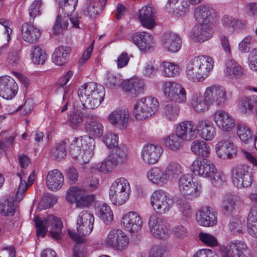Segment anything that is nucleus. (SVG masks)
<instances>
[{
	"label": "nucleus",
	"mask_w": 257,
	"mask_h": 257,
	"mask_svg": "<svg viewBox=\"0 0 257 257\" xmlns=\"http://www.w3.org/2000/svg\"><path fill=\"white\" fill-rule=\"evenodd\" d=\"M213 63L212 58L209 56L201 55L194 57L186 64V78L193 82L203 81L212 69Z\"/></svg>",
	"instance_id": "nucleus-1"
},
{
	"label": "nucleus",
	"mask_w": 257,
	"mask_h": 257,
	"mask_svg": "<svg viewBox=\"0 0 257 257\" xmlns=\"http://www.w3.org/2000/svg\"><path fill=\"white\" fill-rule=\"evenodd\" d=\"M190 168L194 175L208 179L214 186H220L225 181L224 175L217 172L215 165L207 159L196 158Z\"/></svg>",
	"instance_id": "nucleus-2"
},
{
	"label": "nucleus",
	"mask_w": 257,
	"mask_h": 257,
	"mask_svg": "<svg viewBox=\"0 0 257 257\" xmlns=\"http://www.w3.org/2000/svg\"><path fill=\"white\" fill-rule=\"evenodd\" d=\"M77 93L82 105L87 109L97 107L103 100L105 95L104 87L93 82L81 86Z\"/></svg>",
	"instance_id": "nucleus-3"
},
{
	"label": "nucleus",
	"mask_w": 257,
	"mask_h": 257,
	"mask_svg": "<svg viewBox=\"0 0 257 257\" xmlns=\"http://www.w3.org/2000/svg\"><path fill=\"white\" fill-rule=\"evenodd\" d=\"M95 141L90 136H84L76 138L70 146L72 157L80 164L88 163L94 154Z\"/></svg>",
	"instance_id": "nucleus-4"
},
{
	"label": "nucleus",
	"mask_w": 257,
	"mask_h": 257,
	"mask_svg": "<svg viewBox=\"0 0 257 257\" xmlns=\"http://www.w3.org/2000/svg\"><path fill=\"white\" fill-rule=\"evenodd\" d=\"M94 218L89 211H81L77 218V231L68 230V233L71 238L77 244L85 241V236L89 235L92 230Z\"/></svg>",
	"instance_id": "nucleus-5"
},
{
	"label": "nucleus",
	"mask_w": 257,
	"mask_h": 257,
	"mask_svg": "<svg viewBox=\"0 0 257 257\" xmlns=\"http://www.w3.org/2000/svg\"><path fill=\"white\" fill-rule=\"evenodd\" d=\"M130 194V183L123 177L116 179L111 184L109 190V199L112 203L116 206L122 205L126 202Z\"/></svg>",
	"instance_id": "nucleus-6"
},
{
	"label": "nucleus",
	"mask_w": 257,
	"mask_h": 257,
	"mask_svg": "<svg viewBox=\"0 0 257 257\" xmlns=\"http://www.w3.org/2000/svg\"><path fill=\"white\" fill-rule=\"evenodd\" d=\"M159 102L152 96L143 97L134 106L133 114L138 120H144L154 115L158 110Z\"/></svg>",
	"instance_id": "nucleus-7"
},
{
	"label": "nucleus",
	"mask_w": 257,
	"mask_h": 257,
	"mask_svg": "<svg viewBox=\"0 0 257 257\" xmlns=\"http://www.w3.org/2000/svg\"><path fill=\"white\" fill-rule=\"evenodd\" d=\"M35 222L38 236L44 237L48 231V228L51 227L50 233L51 236L55 239L60 238L63 224L58 218L49 215L43 219L36 218Z\"/></svg>",
	"instance_id": "nucleus-8"
},
{
	"label": "nucleus",
	"mask_w": 257,
	"mask_h": 257,
	"mask_svg": "<svg viewBox=\"0 0 257 257\" xmlns=\"http://www.w3.org/2000/svg\"><path fill=\"white\" fill-rule=\"evenodd\" d=\"M178 189L185 199L192 200L199 197L201 194V184L194 180L192 175L185 174L178 181Z\"/></svg>",
	"instance_id": "nucleus-9"
},
{
	"label": "nucleus",
	"mask_w": 257,
	"mask_h": 257,
	"mask_svg": "<svg viewBox=\"0 0 257 257\" xmlns=\"http://www.w3.org/2000/svg\"><path fill=\"white\" fill-rule=\"evenodd\" d=\"M162 90L166 98L169 101L184 103L187 100V92L180 83L173 81H165L162 84Z\"/></svg>",
	"instance_id": "nucleus-10"
},
{
	"label": "nucleus",
	"mask_w": 257,
	"mask_h": 257,
	"mask_svg": "<svg viewBox=\"0 0 257 257\" xmlns=\"http://www.w3.org/2000/svg\"><path fill=\"white\" fill-rule=\"evenodd\" d=\"M150 204L157 214H163L170 210L173 205V200L166 191L158 189L153 192L150 197Z\"/></svg>",
	"instance_id": "nucleus-11"
},
{
	"label": "nucleus",
	"mask_w": 257,
	"mask_h": 257,
	"mask_svg": "<svg viewBox=\"0 0 257 257\" xmlns=\"http://www.w3.org/2000/svg\"><path fill=\"white\" fill-rule=\"evenodd\" d=\"M129 243V237L119 229H111L104 240V244L106 247L119 251L125 250L128 247Z\"/></svg>",
	"instance_id": "nucleus-12"
},
{
	"label": "nucleus",
	"mask_w": 257,
	"mask_h": 257,
	"mask_svg": "<svg viewBox=\"0 0 257 257\" xmlns=\"http://www.w3.org/2000/svg\"><path fill=\"white\" fill-rule=\"evenodd\" d=\"M249 170V168L245 165H239L232 169V180L237 187H247L251 184L252 179Z\"/></svg>",
	"instance_id": "nucleus-13"
},
{
	"label": "nucleus",
	"mask_w": 257,
	"mask_h": 257,
	"mask_svg": "<svg viewBox=\"0 0 257 257\" xmlns=\"http://www.w3.org/2000/svg\"><path fill=\"white\" fill-rule=\"evenodd\" d=\"M204 93L211 105L222 107L228 99L226 89L221 86L212 85L208 87Z\"/></svg>",
	"instance_id": "nucleus-14"
},
{
	"label": "nucleus",
	"mask_w": 257,
	"mask_h": 257,
	"mask_svg": "<svg viewBox=\"0 0 257 257\" xmlns=\"http://www.w3.org/2000/svg\"><path fill=\"white\" fill-rule=\"evenodd\" d=\"M63 15L58 14L57 16L53 28V34L58 35L65 31L68 26L69 20L71 22L73 27L76 28H79L80 17H79L77 14L72 13L70 15L62 12Z\"/></svg>",
	"instance_id": "nucleus-15"
},
{
	"label": "nucleus",
	"mask_w": 257,
	"mask_h": 257,
	"mask_svg": "<svg viewBox=\"0 0 257 257\" xmlns=\"http://www.w3.org/2000/svg\"><path fill=\"white\" fill-rule=\"evenodd\" d=\"M143 219L135 211H130L124 214L121 220V227L130 233H136L142 228Z\"/></svg>",
	"instance_id": "nucleus-16"
},
{
	"label": "nucleus",
	"mask_w": 257,
	"mask_h": 257,
	"mask_svg": "<svg viewBox=\"0 0 257 257\" xmlns=\"http://www.w3.org/2000/svg\"><path fill=\"white\" fill-rule=\"evenodd\" d=\"M213 119L216 126L223 132H230L235 125L234 118L223 110H217L213 114Z\"/></svg>",
	"instance_id": "nucleus-17"
},
{
	"label": "nucleus",
	"mask_w": 257,
	"mask_h": 257,
	"mask_svg": "<svg viewBox=\"0 0 257 257\" xmlns=\"http://www.w3.org/2000/svg\"><path fill=\"white\" fill-rule=\"evenodd\" d=\"M108 120L115 127L120 130H125L128 126L130 114L127 109L117 108L108 115Z\"/></svg>",
	"instance_id": "nucleus-18"
},
{
	"label": "nucleus",
	"mask_w": 257,
	"mask_h": 257,
	"mask_svg": "<svg viewBox=\"0 0 257 257\" xmlns=\"http://www.w3.org/2000/svg\"><path fill=\"white\" fill-rule=\"evenodd\" d=\"M246 244L241 241H232L220 248L221 257H244Z\"/></svg>",
	"instance_id": "nucleus-19"
},
{
	"label": "nucleus",
	"mask_w": 257,
	"mask_h": 257,
	"mask_svg": "<svg viewBox=\"0 0 257 257\" xmlns=\"http://www.w3.org/2000/svg\"><path fill=\"white\" fill-rule=\"evenodd\" d=\"M213 31L208 23H199L195 26L190 33V38L195 42L203 43L210 39L213 36Z\"/></svg>",
	"instance_id": "nucleus-20"
},
{
	"label": "nucleus",
	"mask_w": 257,
	"mask_h": 257,
	"mask_svg": "<svg viewBox=\"0 0 257 257\" xmlns=\"http://www.w3.org/2000/svg\"><path fill=\"white\" fill-rule=\"evenodd\" d=\"M175 133L184 141L194 140L197 137V124L191 121H182L177 125Z\"/></svg>",
	"instance_id": "nucleus-21"
},
{
	"label": "nucleus",
	"mask_w": 257,
	"mask_h": 257,
	"mask_svg": "<svg viewBox=\"0 0 257 257\" xmlns=\"http://www.w3.org/2000/svg\"><path fill=\"white\" fill-rule=\"evenodd\" d=\"M162 148L153 144L144 146L141 152L143 162L148 165H153L158 162L162 153Z\"/></svg>",
	"instance_id": "nucleus-22"
},
{
	"label": "nucleus",
	"mask_w": 257,
	"mask_h": 257,
	"mask_svg": "<svg viewBox=\"0 0 257 257\" xmlns=\"http://www.w3.org/2000/svg\"><path fill=\"white\" fill-rule=\"evenodd\" d=\"M18 85L15 80L8 76L0 77V95L7 99L14 97L17 92Z\"/></svg>",
	"instance_id": "nucleus-23"
},
{
	"label": "nucleus",
	"mask_w": 257,
	"mask_h": 257,
	"mask_svg": "<svg viewBox=\"0 0 257 257\" xmlns=\"http://www.w3.org/2000/svg\"><path fill=\"white\" fill-rule=\"evenodd\" d=\"M215 151L218 157L226 159L235 156L237 152V149L230 141L222 140L216 145Z\"/></svg>",
	"instance_id": "nucleus-24"
},
{
	"label": "nucleus",
	"mask_w": 257,
	"mask_h": 257,
	"mask_svg": "<svg viewBox=\"0 0 257 257\" xmlns=\"http://www.w3.org/2000/svg\"><path fill=\"white\" fill-rule=\"evenodd\" d=\"M196 220L202 226H212L217 223L216 213L210 207H203L196 214Z\"/></svg>",
	"instance_id": "nucleus-25"
},
{
	"label": "nucleus",
	"mask_w": 257,
	"mask_h": 257,
	"mask_svg": "<svg viewBox=\"0 0 257 257\" xmlns=\"http://www.w3.org/2000/svg\"><path fill=\"white\" fill-rule=\"evenodd\" d=\"M162 44L164 49L167 51L176 53L181 48V39L177 34L167 32L162 36Z\"/></svg>",
	"instance_id": "nucleus-26"
},
{
	"label": "nucleus",
	"mask_w": 257,
	"mask_h": 257,
	"mask_svg": "<svg viewBox=\"0 0 257 257\" xmlns=\"http://www.w3.org/2000/svg\"><path fill=\"white\" fill-rule=\"evenodd\" d=\"M122 89L133 97H136L144 92L145 90L144 81L139 78H133L123 81Z\"/></svg>",
	"instance_id": "nucleus-27"
},
{
	"label": "nucleus",
	"mask_w": 257,
	"mask_h": 257,
	"mask_svg": "<svg viewBox=\"0 0 257 257\" xmlns=\"http://www.w3.org/2000/svg\"><path fill=\"white\" fill-rule=\"evenodd\" d=\"M197 131L200 137L206 141L213 140L216 135V128L213 123L207 119H200L197 123Z\"/></svg>",
	"instance_id": "nucleus-28"
},
{
	"label": "nucleus",
	"mask_w": 257,
	"mask_h": 257,
	"mask_svg": "<svg viewBox=\"0 0 257 257\" xmlns=\"http://www.w3.org/2000/svg\"><path fill=\"white\" fill-rule=\"evenodd\" d=\"M155 9L150 6H146L138 12V18L142 25L148 29L153 28L156 25Z\"/></svg>",
	"instance_id": "nucleus-29"
},
{
	"label": "nucleus",
	"mask_w": 257,
	"mask_h": 257,
	"mask_svg": "<svg viewBox=\"0 0 257 257\" xmlns=\"http://www.w3.org/2000/svg\"><path fill=\"white\" fill-rule=\"evenodd\" d=\"M224 74L228 79H236L244 75V69L236 61L230 59L227 60L225 63Z\"/></svg>",
	"instance_id": "nucleus-30"
},
{
	"label": "nucleus",
	"mask_w": 257,
	"mask_h": 257,
	"mask_svg": "<svg viewBox=\"0 0 257 257\" xmlns=\"http://www.w3.org/2000/svg\"><path fill=\"white\" fill-rule=\"evenodd\" d=\"M64 183V176L58 170L54 169L48 172L46 178L47 188L53 191L60 189Z\"/></svg>",
	"instance_id": "nucleus-31"
},
{
	"label": "nucleus",
	"mask_w": 257,
	"mask_h": 257,
	"mask_svg": "<svg viewBox=\"0 0 257 257\" xmlns=\"http://www.w3.org/2000/svg\"><path fill=\"white\" fill-rule=\"evenodd\" d=\"M132 40L141 51H147L152 47L153 37L147 32L135 33L132 35Z\"/></svg>",
	"instance_id": "nucleus-32"
},
{
	"label": "nucleus",
	"mask_w": 257,
	"mask_h": 257,
	"mask_svg": "<svg viewBox=\"0 0 257 257\" xmlns=\"http://www.w3.org/2000/svg\"><path fill=\"white\" fill-rule=\"evenodd\" d=\"M147 177L152 183L160 186L169 182L164 168L161 167H154L150 169L147 173Z\"/></svg>",
	"instance_id": "nucleus-33"
},
{
	"label": "nucleus",
	"mask_w": 257,
	"mask_h": 257,
	"mask_svg": "<svg viewBox=\"0 0 257 257\" xmlns=\"http://www.w3.org/2000/svg\"><path fill=\"white\" fill-rule=\"evenodd\" d=\"M191 105L198 113H204L208 111L211 106L204 92L203 95L200 93H194L192 96Z\"/></svg>",
	"instance_id": "nucleus-34"
},
{
	"label": "nucleus",
	"mask_w": 257,
	"mask_h": 257,
	"mask_svg": "<svg viewBox=\"0 0 257 257\" xmlns=\"http://www.w3.org/2000/svg\"><path fill=\"white\" fill-rule=\"evenodd\" d=\"M164 170L169 182L176 181L178 178L180 179L183 173L182 166L175 160L168 161Z\"/></svg>",
	"instance_id": "nucleus-35"
},
{
	"label": "nucleus",
	"mask_w": 257,
	"mask_h": 257,
	"mask_svg": "<svg viewBox=\"0 0 257 257\" xmlns=\"http://www.w3.org/2000/svg\"><path fill=\"white\" fill-rule=\"evenodd\" d=\"M238 109L243 114H249L254 113L257 118V96L252 95L242 98L240 101Z\"/></svg>",
	"instance_id": "nucleus-36"
},
{
	"label": "nucleus",
	"mask_w": 257,
	"mask_h": 257,
	"mask_svg": "<svg viewBox=\"0 0 257 257\" xmlns=\"http://www.w3.org/2000/svg\"><path fill=\"white\" fill-rule=\"evenodd\" d=\"M191 152L193 154L206 159L209 158L211 153V148L203 140H196L191 143L190 146Z\"/></svg>",
	"instance_id": "nucleus-37"
},
{
	"label": "nucleus",
	"mask_w": 257,
	"mask_h": 257,
	"mask_svg": "<svg viewBox=\"0 0 257 257\" xmlns=\"http://www.w3.org/2000/svg\"><path fill=\"white\" fill-rule=\"evenodd\" d=\"M41 35L40 31L33 25L25 23L22 26V36L23 39L30 43L36 42Z\"/></svg>",
	"instance_id": "nucleus-38"
},
{
	"label": "nucleus",
	"mask_w": 257,
	"mask_h": 257,
	"mask_svg": "<svg viewBox=\"0 0 257 257\" xmlns=\"http://www.w3.org/2000/svg\"><path fill=\"white\" fill-rule=\"evenodd\" d=\"M71 51L69 47L60 46L57 47L52 55L53 62L58 66H62L68 61Z\"/></svg>",
	"instance_id": "nucleus-39"
},
{
	"label": "nucleus",
	"mask_w": 257,
	"mask_h": 257,
	"mask_svg": "<svg viewBox=\"0 0 257 257\" xmlns=\"http://www.w3.org/2000/svg\"><path fill=\"white\" fill-rule=\"evenodd\" d=\"M96 214L106 224H110L113 219V214L110 207L103 202L95 205Z\"/></svg>",
	"instance_id": "nucleus-40"
},
{
	"label": "nucleus",
	"mask_w": 257,
	"mask_h": 257,
	"mask_svg": "<svg viewBox=\"0 0 257 257\" xmlns=\"http://www.w3.org/2000/svg\"><path fill=\"white\" fill-rule=\"evenodd\" d=\"M214 14L212 8L205 5L200 6L194 10V17L199 23H206Z\"/></svg>",
	"instance_id": "nucleus-41"
},
{
	"label": "nucleus",
	"mask_w": 257,
	"mask_h": 257,
	"mask_svg": "<svg viewBox=\"0 0 257 257\" xmlns=\"http://www.w3.org/2000/svg\"><path fill=\"white\" fill-rule=\"evenodd\" d=\"M119 161L113 154H110L100 163L96 165V169L103 173H107L114 169L118 164Z\"/></svg>",
	"instance_id": "nucleus-42"
},
{
	"label": "nucleus",
	"mask_w": 257,
	"mask_h": 257,
	"mask_svg": "<svg viewBox=\"0 0 257 257\" xmlns=\"http://www.w3.org/2000/svg\"><path fill=\"white\" fill-rule=\"evenodd\" d=\"M18 175L20 180V183L16 195V199L17 201H19L21 200L23 194L26 192L28 187L33 183L35 180V175L33 173H31L29 175L27 183L26 182V176L23 172L18 173Z\"/></svg>",
	"instance_id": "nucleus-43"
},
{
	"label": "nucleus",
	"mask_w": 257,
	"mask_h": 257,
	"mask_svg": "<svg viewBox=\"0 0 257 257\" xmlns=\"http://www.w3.org/2000/svg\"><path fill=\"white\" fill-rule=\"evenodd\" d=\"M162 75L165 77H174L180 72L179 66L174 62L163 61L160 64Z\"/></svg>",
	"instance_id": "nucleus-44"
},
{
	"label": "nucleus",
	"mask_w": 257,
	"mask_h": 257,
	"mask_svg": "<svg viewBox=\"0 0 257 257\" xmlns=\"http://www.w3.org/2000/svg\"><path fill=\"white\" fill-rule=\"evenodd\" d=\"M247 222V232L251 236L257 238V207L250 209Z\"/></svg>",
	"instance_id": "nucleus-45"
},
{
	"label": "nucleus",
	"mask_w": 257,
	"mask_h": 257,
	"mask_svg": "<svg viewBox=\"0 0 257 257\" xmlns=\"http://www.w3.org/2000/svg\"><path fill=\"white\" fill-rule=\"evenodd\" d=\"M85 131L94 138H100L103 134V126L101 123L97 121H88L85 123Z\"/></svg>",
	"instance_id": "nucleus-46"
},
{
	"label": "nucleus",
	"mask_w": 257,
	"mask_h": 257,
	"mask_svg": "<svg viewBox=\"0 0 257 257\" xmlns=\"http://www.w3.org/2000/svg\"><path fill=\"white\" fill-rule=\"evenodd\" d=\"M16 206L11 198L0 201V214L4 216H12L16 212Z\"/></svg>",
	"instance_id": "nucleus-47"
},
{
	"label": "nucleus",
	"mask_w": 257,
	"mask_h": 257,
	"mask_svg": "<svg viewBox=\"0 0 257 257\" xmlns=\"http://www.w3.org/2000/svg\"><path fill=\"white\" fill-rule=\"evenodd\" d=\"M180 111V107L178 105L168 104L164 107L163 116L166 120L174 121L179 116Z\"/></svg>",
	"instance_id": "nucleus-48"
},
{
	"label": "nucleus",
	"mask_w": 257,
	"mask_h": 257,
	"mask_svg": "<svg viewBox=\"0 0 257 257\" xmlns=\"http://www.w3.org/2000/svg\"><path fill=\"white\" fill-rule=\"evenodd\" d=\"M184 141H185L176 134L170 135L164 140L165 145L175 151L180 150L183 146Z\"/></svg>",
	"instance_id": "nucleus-49"
},
{
	"label": "nucleus",
	"mask_w": 257,
	"mask_h": 257,
	"mask_svg": "<svg viewBox=\"0 0 257 257\" xmlns=\"http://www.w3.org/2000/svg\"><path fill=\"white\" fill-rule=\"evenodd\" d=\"M107 0H99L90 4L87 7L86 13L90 18H95L104 9Z\"/></svg>",
	"instance_id": "nucleus-50"
},
{
	"label": "nucleus",
	"mask_w": 257,
	"mask_h": 257,
	"mask_svg": "<svg viewBox=\"0 0 257 257\" xmlns=\"http://www.w3.org/2000/svg\"><path fill=\"white\" fill-rule=\"evenodd\" d=\"M33 62L35 64H43L47 59V54L44 50L38 46H34L31 50Z\"/></svg>",
	"instance_id": "nucleus-51"
},
{
	"label": "nucleus",
	"mask_w": 257,
	"mask_h": 257,
	"mask_svg": "<svg viewBox=\"0 0 257 257\" xmlns=\"http://www.w3.org/2000/svg\"><path fill=\"white\" fill-rule=\"evenodd\" d=\"M238 199V196L235 195L231 193L226 194L222 200V209L226 212H231L234 209L235 203Z\"/></svg>",
	"instance_id": "nucleus-52"
},
{
	"label": "nucleus",
	"mask_w": 257,
	"mask_h": 257,
	"mask_svg": "<svg viewBox=\"0 0 257 257\" xmlns=\"http://www.w3.org/2000/svg\"><path fill=\"white\" fill-rule=\"evenodd\" d=\"M66 156V146L64 142L56 144L51 150V157L56 161H60Z\"/></svg>",
	"instance_id": "nucleus-53"
},
{
	"label": "nucleus",
	"mask_w": 257,
	"mask_h": 257,
	"mask_svg": "<svg viewBox=\"0 0 257 257\" xmlns=\"http://www.w3.org/2000/svg\"><path fill=\"white\" fill-rule=\"evenodd\" d=\"M172 234L177 240H183L188 237V230L184 225L176 224L172 228Z\"/></svg>",
	"instance_id": "nucleus-54"
},
{
	"label": "nucleus",
	"mask_w": 257,
	"mask_h": 257,
	"mask_svg": "<svg viewBox=\"0 0 257 257\" xmlns=\"http://www.w3.org/2000/svg\"><path fill=\"white\" fill-rule=\"evenodd\" d=\"M237 134L242 142L248 144L251 141L252 136L250 130L244 124L237 125Z\"/></svg>",
	"instance_id": "nucleus-55"
},
{
	"label": "nucleus",
	"mask_w": 257,
	"mask_h": 257,
	"mask_svg": "<svg viewBox=\"0 0 257 257\" xmlns=\"http://www.w3.org/2000/svg\"><path fill=\"white\" fill-rule=\"evenodd\" d=\"M78 0H59V13L61 10L68 15L73 13L75 10V7Z\"/></svg>",
	"instance_id": "nucleus-56"
},
{
	"label": "nucleus",
	"mask_w": 257,
	"mask_h": 257,
	"mask_svg": "<svg viewBox=\"0 0 257 257\" xmlns=\"http://www.w3.org/2000/svg\"><path fill=\"white\" fill-rule=\"evenodd\" d=\"M177 208L181 215L185 218L191 216L193 211L190 204L185 199H180L177 203Z\"/></svg>",
	"instance_id": "nucleus-57"
},
{
	"label": "nucleus",
	"mask_w": 257,
	"mask_h": 257,
	"mask_svg": "<svg viewBox=\"0 0 257 257\" xmlns=\"http://www.w3.org/2000/svg\"><path fill=\"white\" fill-rule=\"evenodd\" d=\"M187 0H182L177 6L176 8L170 11V14L177 17H181L185 15L189 11V5Z\"/></svg>",
	"instance_id": "nucleus-58"
},
{
	"label": "nucleus",
	"mask_w": 257,
	"mask_h": 257,
	"mask_svg": "<svg viewBox=\"0 0 257 257\" xmlns=\"http://www.w3.org/2000/svg\"><path fill=\"white\" fill-rule=\"evenodd\" d=\"M122 78L119 75H115L111 73L108 72L106 74L105 84L109 88L122 86Z\"/></svg>",
	"instance_id": "nucleus-59"
},
{
	"label": "nucleus",
	"mask_w": 257,
	"mask_h": 257,
	"mask_svg": "<svg viewBox=\"0 0 257 257\" xmlns=\"http://www.w3.org/2000/svg\"><path fill=\"white\" fill-rule=\"evenodd\" d=\"M114 152L112 153L117 158L120 164L126 162L128 158V151L125 145L120 144L115 147Z\"/></svg>",
	"instance_id": "nucleus-60"
},
{
	"label": "nucleus",
	"mask_w": 257,
	"mask_h": 257,
	"mask_svg": "<svg viewBox=\"0 0 257 257\" xmlns=\"http://www.w3.org/2000/svg\"><path fill=\"white\" fill-rule=\"evenodd\" d=\"M83 121V114L79 111H74L68 116L69 125L73 129H76Z\"/></svg>",
	"instance_id": "nucleus-61"
},
{
	"label": "nucleus",
	"mask_w": 257,
	"mask_h": 257,
	"mask_svg": "<svg viewBox=\"0 0 257 257\" xmlns=\"http://www.w3.org/2000/svg\"><path fill=\"white\" fill-rule=\"evenodd\" d=\"M85 190L83 189L78 188L76 186L70 187L67 191L66 199L70 202H76L78 197H81L83 195Z\"/></svg>",
	"instance_id": "nucleus-62"
},
{
	"label": "nucleus",
	"mask_w": 257,
	"mask_h": 257,
	"mask_svg": "<svg viewBox=\"0 0 257 257\" xmlns=\"http://www.w3.org/2000/svg\"><path fill=\"white\" fill-rule=\"evenodd\" d=\"M166 223L163 218L158 217L156 214H152L149 219L148 225L149 230L151 233L154 232L156 229L161 227Z\"/></svg>",
	"instance_id": "nucleus-63"
},
{
	"label": "nucleus",
	"mask_w": 257,
	"mask_h": 257,
	"mask_svg": "<svg viewBox=\"0 0 257 257\" xmlns=\"http://www.w3.org/2000/svg\"><path fill=\"white\" fill-rule=\"evenodd\" d=\"M57 198L55 196L50 195H44L39 204L38 207L40 209H46L51 207L56 203Z\"/></svg>",
	"instance_id": "nucleus-64"
}]
</instances>
